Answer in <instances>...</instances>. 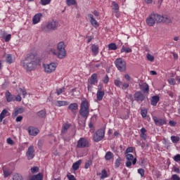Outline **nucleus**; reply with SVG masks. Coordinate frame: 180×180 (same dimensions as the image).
Returning <instances> with one entry per match:
<instances>
[{"instance_id": "a878e982", "label": "nucleus", "mask_w": 180, "mask_h": 180, "mask_svg": "<svg viewBox=\"0 0 180 180\" xmlns=\"http://www.w3.org/2000/svg\"><path fill=\"white\" fill-rule=\"evenodd\" d=\"M105 96V91H97L96 92V98L97 101L101 102L103 99V97Z\"/></svg>"}, {"instance_id": "a19ab883", "label": "nucleus", "mask_w": 180, "mask_h": 180, "mask_svg": "<svg viewBox=\"0 0 180 180\" xmlns=\"http://www.w3.org/2000/svg\"><path fill=\"white\" fill-rule=\"evenodd\" d=\"M13 180H23V177H22V175L16 173L13 176Z\"/></svg>"}, {"instance_id": "6ab92c4d", "label": "nucleus", "mask_w": 180, "mask_h": 180, "mask_svg": "<svg viewBox=\"0 0 180 180\" xmlns=\"http://www.w3.org/2000/svg\"><path fill=\"white\" fill-rule=\"evenodd\" d=\"M39 129L34 128V127H30L28 128V133L30 136H37L39 134Z\"/></svg>"}, {"instance_id": "e2e57ef3", "label": "nucleus", "mask_w": 180, "mask_h": 180, "mask_svg": "<svg viewBox=\"0 0 180 180\" xmlns=\"http://www.w3.org/2000/svg\"><path fill=\"white\" fill-rule=\"evenodd\" d=\"M67 178H68V180H77L75 176L72 174H68Z\"/></svg>"}, {"instance_id": "4d7b16f0", "label": "nucleus", "mask_w": 180, "mask_h": 180, "mask_svg": "<svg viewBox=\"0 0 180 180\" xmlns=\"http://www.w3.org/2000/svg\"><path fill=\"white\" fill-rule=\"evenodd\" d=\"M31 172H32V174H36V172H39V167H32Z\"/></svg>"}, {"instance_id": "0eeeda50", "label": "nucleus", "mask_w": 180, "mask_h": 180, "mask_svg": "<svg viewBox=\"0 0 180 180\" xmlns=\"http://www.w3.org/2000/svg\"><path fill=\"white\" fill-rule=\"evenodd\" d=\"M58 66V63H51L49 64L43 65L44 72H46V74H51V72H54Z\"/></svg>"}, {"instance_id": "c85d7f7f", "label": "nucleus", "mask_w": 180, "mask_h": 180, "mask_svg": "<svg viewBox=\"0 0 180 180\" xmlns=\"http://www.w3.org/2000/svg\"><path fill=\"white\" fill-rule=\"evenodd\" d=\"M140 132H141V134H140L141 139H143V140H147V134H146L147 133V129H146V128L144 127H142L140 129Z\"/></svg>"}, {"instance_id": "aec40b11", "label": "nucleus", "mask_w": 180, "mask_h": 180, "mask_svg": "<svg viewBox=\"0 0 180 180\" xmlns=\"http://www.w3.org/2000/svg\"><path fill=\"white\" fill-rule=\"evenodd\" d=\"M159 19L160 20V23H161V22L162 23H171V18H169V16H168V15H160Z\"/></svg>"}, {"instance_id": "2f4dec72", "label": "nucleus", "mask_w": 180, "mask_h": 180, "mask_svg": "<svg viewBox=\"0 0 180 180\" xmlns=\"http://www.w3.org/2000/svg\"><path fill=\"white\" fill-rule=\"evenodd\" d=\"M81 164H82V160H79L78 161H77L76 162L73 163L72 165V169L75 171H77L79 169V165H81Z\"/></svg>"}, {"instance_id": "4468645a", "label": "nucleus", "mask_w": 180, "mask_h": 180, "mask_svg": "<svg viewBox=\"0 0 180 180\" xmlns=\"http://www.w3.org/2000/svg\"><path fill=\"white\" fill-rule=\"evenodd\" d=\"M88 18L89 19L90 23L93 27H99V23L98 21L94 18V15L88 14Z\"/></svg>"}, {"instance_id": "f3484780", "label": "nucleus", "mask_w": 180, "mask_h": 180, "mask_svg": "<svg viewBox=\"0 0 180 180\" xmlns=\"http://www.w3.org/2000/svg\"><path fill=\"white\" fill-rule=\"evenodd\" d=\"M5 98L7 102H15V95L11 94L9 91H6L5 93Z\"/></svg>"}, {"instance_id": "052dcab7", "label": "nucleus", "mask_w": 180, "mask_h": 180, "mask_svg": "<svg viewBox=\"0 0 180 180\" xmlns=\"http://www.w3.org/2000/svg\"><path fill=\"white\" fill-rule=\"evenodd\" d=\"M11 37H12V35H11V34H7V35L6 36V37H5V39H4L5 41H6V43H8V41H11Z\"/></svg>"}, {"instance_id": "20e7f679", "label": "nucleus", "mask_w": 180, "mask_h": 180, "mask_svg": "<svg viewBox=\"0 0 180 180\" xmlns=\"http://www.w3.org/2000/svg\"><path fill=\"white\" fill-rule=\"evenodd\" d=\"M160 14L152 13H150L146 20V25L149 27H153L157 23H160Z\"/></svg>"}, {"instance_id": "8fccbe9b", "label": "nucleus", "mask_w": 180, "mask_h": 180, "mask_svg": "<svg viewBox=\"0 0 180 180\" xmlns=\"http://www.w3.org/2000/svg\"><path fill=\"white\" fill-rule=\"evenodd\" d=\"M138 174H140L141 178H143L146 174V171L144 169H138Z\"/></svg>"}, {"instance_id": "09e8293b", "label": "nucleus", "mask_w": 180, "mask_h": 180, "mask_svg": "<svg viewBox=\"0 0 180 180\" xmlns=\"http://www.w3.org/2000/svg\"><path fill=\"white\" fill-rule=\"evenodd\" d=\"M20 92H21L23 98H26V95H27V92L26 91V89L25 88L20 89Z\"/></svg>"}, {"instance_id": "7ed1b4c3", "label": "nucleus", "mask_w": 180, "mask_h": 180, "mask_svg": "<svg viewBox=\"0 0 180 180\" xmlns=\"http://www.w3.org/2000/svg\"><path fill=\"white\" fill-rule=\"evenodd\" d=\"M79 113L84 119H88V116H89V102L86 98H84L82 101Z\"/></svg>"}, {"instance_id": "cd10ccee", "label": "nucleus", "mask_w": 180, "mask_h": 180, "mask_svg": "<svg viewBox=\"0 0 180 180\" xmlns=\"http://www.w3.org/2000/svg\"><path fill=\"white\" fill-rule=\"evenodd\" d=\"M70 105V102L65 101H57L56 103V106H58V108H61V106H68Z\"/></svg>"}, {"instance_id": "ddd939ff", "label": "nucleus", "mask_w": 180, "mask_h": 180, "mask_svg": "<svg viewBox=\"0 0 180 180\" xmlns=\"http://www.w3.org/2000/svg\"><path fill=\"white\" fill-rule=\"evenodd\" d=\"M87 82L93 85H96V84H98V74L94 73L91 75V76L88 79Z\"/></svg>"}, {"instance_id": "a18cd8bd", "label": "nucleus", "mask_w": 180, "mask_h": 180, "mask_svg": "<svg viewBox=\"0 0 180 180\" xmlns=\"http://www.w3.org/2000/svg\"><path fill=\"white\" fill-rule=\"evenodd\" d=\"M66 4L68 6H71V5H75L77 1L75 0H66Z\"/></svg>"}, {"instance_id": "4c0bfd02", "label": "nucleus", "mask_w": 180, "mask_h": 180, "mask_svg": "<svg viewBox=\"0 0 180 180\" xmlns=\"http://www.w3.org/2000/svg\"><path fill=\"white\" fill-rule=\"evenodd\" d=\"M112 11H115V12H119V4L116 3V1H112Z\"/></svg>"}, {"instance_id": "bb28decb", "label": "nucleus", "mask_w": 180, "mask_h": 180, "mask_svg": "<svg viewBox=\"0 0 180 180\" xmlns=\"http://www.w3.org/2000/svg\"><path fill=\"white\" fill-rule=\"evenodd\" d=\"M160 102V97L158 96H153L150 99V104L155 106Z\"/></svg>"}, {"instance_id": "f257e3e1", "label": "nucleus", "mask_w": 180, "mask_h": 180, "mask_svg": "<svg viewBox=\"0 0 180 180\" xmlns=\"http://www.w3.org/2000/svg\"><path fill=\"white\" fill-rule=\"evenodd\" d=\"M40 60L34 54L27 55L25 60L21 61V65L26 71H33L39 65Z\"/></svg>"}, {"instance_id": "6e6552de", "label": "nucleus", "mask_w": 180, "mask_h": 180, "mask_svg": "<svg viewBox=\"0 0 180 180\" xmlns=\"http://www.w3.org/2000/svg\"><path fill=\"white\" fill-rule=\"evenodd\" d=\"M91 145L86 138L82 137L77 142V148H88Z\"/></svg>"}, {"instance_id": "c9c22d12", "label": "nucleus", "mask_w": 180, "mask_h": 180, "mask_svg": "<svg viewBox=\"0 0 180 180\" xmlns=\"http://www.w3.org/2000/svg\"><path fill=\"white\" fill-rule=\"evenodd\" d=\"M6 63L7 64H12V63H13V58H12V54H7L6 56Z\"/></svg>"}, {"instance_id": "412c9836", "label": "nucleus", "mask_w": 180, "mask_h": 180, "mask_svg": "<svg viewBox=\"0 0 180 180\" xmlns=\"http://www.w3.org/2000/svg\"><path fill=\"white\" fill-rule=\"evenodd\" d=\"M41 13L35 14L32 18L33 25H37L40 22V19H41Z\"/></svg>"}, {"instance_id": "3c124183", "label": "nucleus", "mask_w": 180, "mask_h": 180, "mask_svg": "<svg viewBox=\"0 0 180 180\" xmlns=\"http://www.w3.org/2000/svg\"><path fill=\"white\" fill-rule=\"evenodd\" d=\"M146 58L148 61H151V62L154 61V56L150 53H148L146 55Z\"/></svg>"}, {"instance_id": "c756f323", "label": "nucleus", "mask_w": 180, "mask_h": 180, "mask_svg": "<svg viewBox=\"0 0 180 180\" xmlns=\"http://www.w3.org/2000/svg\"><path fill=\"white\" fill-rule=\"evenodd\" d=\"M140 89H141V91H143L144 94H146V92L148 94V92L150 91V87L147 84L140 85Z\"/></svg>"}, {"instance_id": "603ef678", "label": "nucleus", "mask_w": 180, "mask_h": 180, "mask_svg": "<svg viewBox=\"0 0 180 180\" xmlns=\"http://www.w3.org/2000/svg\"><path fill=\"white\" fill-rule=\"evenodd\" d=\"M102 81L103 82V84H108L109 82V76H108V75H106L103 79Z\"/></svg>"}, {"instance_id": "423d86ee", "label": "nucleus", "mask_w": 180, "mask_h": 180, "mask_svg": "<svg viewBox=\"0 0 180 180\" xmlns=\"http://www.w3.org/2000/svg\"><path fill=\"white\" fill-rule=\"evenodd\" d=\"M115 65L118 71L124 72L126 71V61L122 58H118L115 60Z\"/></svg>"}, {"instance_id": "b1692460", "label": "nucleus", "mask_w": 180, "mask_h": 180, "mask_svg": "<svg viewBox=\"0 0 180 180\" xmlns=\"http://www.w3.org/2000/svg\"><path fill=\"white\" fill-rule=\"evenodd\" d=\"M71 126H72L71 124H70L69 122H66L63 124L62 126L61 133L63 134H65V133L68 131V129H70Z\"/></svg>"}, {"instance_id": "58836bf2", "label": "nucleus", "mask_w": 180, "mask_h": 180, "mask_svg": "<svg viewBox=\"0 0 180 180\" xmlns=\"http://www.w3.org/2000/svg\"><path fill=\"white\" fill-rule=\"evenodd\" d=\"M108 50H117V46L115 43H110L108 44Z\"/></svg>"}, {"instance_id": "774afa93", "label": "nucleus", "mask_w": 180, "mask_h": 180, "mask_svg": "<svg viewBox=\"0 0 180 180\" xmlns=\"http://www.w3.org/2000/svg\"><path fill=\"white\" fill-rule=\"evenodd\" d=\"M129 83H124L123 84H122V89H127V88H129Z\"/></svg>"}, {"instance_id": "0e129e2a", "label": "nucleus", "mask_w": 180, "mask_h": 180, "mask_svg": "<svg viewBox=\"0 0 180 180\" xmlns=\"http://www.w3.org/2000/svg\"><path fill=\"white\" fill-rule=\"evenodd\" d=\"M129 153H133V147H128L127 148L125 153L129 154Z\"/></svg>"}, {"instance_id": "f8f14e48", "label": "nucleus", "mask_w": 180, "mask_h": 180, "mask_svg": "<svg viewBox=\"0 0 180 180\" xmlns=\"http://www.w3.org/2000/svg\"><path fill=\"white\" fill-rule=\"evenodd\" d=\"M26 157L27 160H33L34 158V147L30 146L26 153Z\"/></svg>"}, {"instance_id": "de8ad7c7", "label": "nucleus", "mask_w": 180, "mask_h": 180, "mask_svg": "<svg viewBox=\"0 0 180 180\" xmlns=\"http://www.w3.org/2000/svg\"><path fill=\"white\" fill-rule=\"evenodd\" d=\"M64 92H65V87H62L56 90L57 95H61V94H64Z\"/></svg>"}, {"instance_id": "680f3d73", "label": "nucleus", "mask_w": 180, "mask_h": 180, "mask_svg": "<svg viewBox=\"0 0 180 180\" xmlns=\"http://www.w3.org/2000/svg\"><path fill=\"white\" fill-rule=\"evenodd\" d=\"M171 180H180V177L178 174H173L171 177Z\"/></svg>"}, {"instance_id": "bf43d9fd", "label": "nucleus", "mask_w": 180, "mask_h": 180, "mask_svg": "<svg viewBox=\"0 0 180 180\" xmlns=\"http://www.w3.org/2000/svg\"><path fill=\"white\" fill-rule=\"evenodd\" d=\"M6 141L10 146H13L15 144V142L11 138L7 139Z\"/></svg>"}, {"instance_id": "9d476101", "label": "nucleus", "mask_w": 180, "mask_h": 180, "mask_svg": "<svg viewBox=\"0 0 180 180\" xmlns=\"http://www.w3.org/2000/svg\"><path fill=\"white\" fill-rule=\"evenodd\" d=\"M46 51L49 53V54L57 56V45L56 43L51 42L46 48Z\"/></svg>"}, {"instance_id": "5fc2aeb1", "label": "nucleus", "mask_w": 180, "mask_h": 180, "mask_svg": "<svg viewBox=\"0 0 180 180\" xmlns=\"http://www.w3.org/2000/svg\"><path fill=\"white\" fill-rule=\"evenodd\" d=\"M171 140H172V143H178V141H179V138H178L175 136H171Z\"/></svg>"}, {"instance_id": "f03ea898", "label": "nucleus", "mask_w": 180, "mask_h": 180, "mask_svg": "<svg viewBox=\"0 0 180 180\" xmlns=\"http://www.w3.org/2000/svg\"><path fill=\"white\" fill-rule=\"evenodd\" d=\"M58 29V22L54 20L48 21L45 24H42L41 26V30L44 33H50L54 32Z\"/></svg>"}, {"instance_id": "79ce46f5", "label": "nucleus", "mask_w": 180, "mask_h": 180, "mask_svg": "<svg viewBox=\"0 0 180 180\" xmlns=\"http://www.w3.org/2000/svg\"><path fill=\"white\" fill-rule=\"evenodd\" d=\"M51 0H40L39 4L43 6H46V5H50Z\"/></svg>"}, {"instance_id": "a211bd4d", "label": "nucleus", "mask_w": 180, "mask_h": 180, "mask_svg": "<svg viewBox=\"0 0 180 180\" xmlns=\"http://www.w3.org/2000/svg\"><path fill=\"white\" fill-rule=\"evenodd\" d=\"M68 109H69V110H71L73 115H77V111L78 110V103H73L70 104L68 107Z\"/></svg>"}, {"instance_id": "4be33fe9", "label": "nucleus", "mask_w": 180, "mask_h": 180, "mask_svg": "<svg viewBox=\"0 0 180 180\" xmlns=\"http://www.w3.org/2000/svg\"><path fill=\"white\" fill-rule=\"evenodd\" d=\"M91 52L93 53V56H96L99 54V46L96 44H92L91 46Z\"/></svg>"}, {"instance_id": "72a5a7b5", "label": "nucleus", "mask_w": 180, "mask_h": 180, "mask_svg": "<svg viewBox=\"0 0 180 180\" xmlns=\"http://www.w3.org/2000/svg\"><path fill=\"white\" fill-rule=\"evenodd\" d=\"M37 116H39L41 119H46L47 116L46 110H41L37 112Z\"/></svg>"}, {"instance_id": "1a4fd4ad", "label": "nucleus", "mask_w": 180, "mask_h": 180, "mask_svg": "<svg viewBox=\"0 0 180 180\" xmlns=\"http://www.w3.org/2000/svg\"><path fill=\"white\" fill-rule=\"evenodd\" d=\"M105 138V129H101L97 130L93 136V140L96 141V143H99L101 140H103Z\"/></svg>"}, {"instance_id": "473e14b6", "label": "nucleus", "mask_w": 180, "mask_h": 180, "mask_svg": "<svg viewBox=\"0 0 180 180\" xmlns=\"http://www.w3.org/2000/svg\"><path fill=\"white\" fill-rule=\"evenodd\" d=\"M133 50L130 47L125 46L124 45L122 46L121 49V53H132Z\"/></svg>"}, {"instance_id": "2eb2a0df", "label": "nucleus", "mask_w": 180, "mask_h": 180, "mask_svg": "<svg viewBox=\"0 0 180 180\" xmlns=\"http://www.w3.org/2000/svg\"><path fill=\"white\" fill-rule=\"evenodd\" d=\"M153 120H154L156 126H164V124H167L165 120L158 118L155 116L153 117Z\"/></svg>"}, {"instance_id": "39448f33", "label": "nucleus", "mask_w": 180, "mask_h": 180, "mask_svg": "<svg viewBox=\"0 0 180 180\" xmlns=\"http://www.w3.org/2000/svg\"><path fill=\"white\" fill-rule=\"evenodd\" d=\"M57 57L58 58H65V56H67V51H65V44L64 42L60 41L57 45Z\"/></svg>"}, {"instance_id": "6e6d98bb", "label": "nucleus", "mask_w": 180, "mask_h": 180, "mask_svg": "<svg viewBox=\"0 0 180 180\" xmlns=\"http://www.w3.org/2000/svg\"><path fill=\"white\" fill-rule=\"evenodd\" d=\"M22 101V97L20 96V95H18V96H14V102H20Z\"/></svg>"}, {"instance_id": "7c9ffc66", "label": "nucleus", "mask_w": 180, "mask_h": 180, "mask_svg": "<svg viewBox=\"0 0 180 180\" xmlns=\"http://www.w3.org/2000/svg\"><path fill=\"white\" fill-rule=\"evenodd\" d=\"M113 157H115V155L110 151H108L105 155V161H110V160H112Z\"/></svg>"}, {"instance_id": "69168bd1", "label": "nucleus", "mask_w": 180, "mask_h": 180, "mask_svg": "<svg viewBox=\"0 0 180 180\" xmlns=\"http://www.w3.org/2000/svg\"><path fill=\"white\" fill-rule=\"evenodd\" d=\"M15 110H17V112H18V114L23 113V112H25L24 108H16Z\"/></svg>"}, {"instance_id": "c03bdc74", "label": "nucleus", "mask_w": 180, "mask_h": 180, "mask_svg": "<svg viewBox=\"0 0 180 180\" xmlns=\"http://www.w3.org/2000/svg\"><path fill=\"white\" fill-rule=\"evenodd\" d=\"M91 165H92V160H87L84 165L85 169H88V168L91 167Z\"/></svg>"}, {"instance_id": "dca6fc26", "label": "nucleus", "mask_w": 180, "mask_h": 180, "mask_svg": "<svg viewBox=\"0 0 180 180\" xmlns=\"http://www.w3.org/2000/svg\"><path fill=\"white\" fill-rule=\"evenodd\" d=\"M2 171L4 178H8L10 175H12V170L8 166H3Z\"/></svg>"}, {"instance_id": "13d9d810", "label": "nucleus", "mask_w": 180, "mask_h": 180, "mask_svg": "<svg viewBox=\"0 0 180 180\" xmlns=\"http://www.w3.org/2000/svg\"><path fill=\"white\" fill-rule=\"evenodd\" d=\"M174 161H176V162H179L180 161V155L177 154L173 158Z\"/></svg>"}, {"instance_id": "393cba45", "label": "nucleus", "mask_w": 180, "mask_h": 180, "mask_svg": "<svg viewBox=\"0 0 180 180\" xmlns=\"http://www.w3.org/2000/svg\"><path fill=\"white\" fill-rule=\"evenodd\" d=\"M126 158L128 161H132L133 165H136L137 162V159L134 158V156L132 154H127L126 155Z\"/></svg>"}, {"instance_id": "e433bc0d", "label": "nucleus", "mask_w": 180, "mask_h": 180, "mask_svg": "<svg viewBox=\"0 0 180 180\" xmlns=\"http://www.w3.org/2000/svg\"><path fill=\"white\" fill-rule=\"evenodd\" d=\"M122 164V158L118 157L115 162V168H119Z\"/></svg>"}, {"instance_id": "864d4df0", "label": "nucleus", "mask_w": 180, "mask_h": 180, "mask_svg": "<svg viewBox=\"0 0 180 180\" xmlns=\"http://www.w3.org/2000/svg\"><path fill=\"white\" fill-rule=\"evenodd\" d=\"M168 83L169 85H175V84H176V81L174 78H170L168 79Z\"/></svg>"}, {"instance_id": "338daca9", "label": "nucleus", "mask_w": 180, "mask_h": 180, "mask_svg": "<svg viewBox=\"0 0 180 180\" xmlns=\"http://www.w3.org/2000/svg\"><path fill=\"white\" fill-rule=\"evenodd\" d=\"M173 171H174V172H176V174H180V169H179V168H178V167H175V166L173 167Z\"/></svg>"}, {"instance_id": "ea45409f", "label": "nucleus", "mask_w": 180, "mask_h": 180, "mask_svg": "<svg viewBox=\"0 0 180 180\" xmlns=\"http://www.w3.org/2000/svg\"><path fill=\"white\" fill-rule=\"evenodd\" d=\"M100 178L101 179H105V178H108V172H106V169H103L101 171V175Z\"/></svg>"}, {"instance_id": "5701e85b", "label": "nucleus", "mask_w": 180, "mask_h": 180, "mask_svg": "<svg viewBox=\"0 0 180 180\" xmlns=\"http://www.w3.org/2000/svg\"><path fill=\"white\" fill-rule=\"evenodd\" d=\"M11 113L6 109H4L0 113V122H2L6 116H9Z\"/></svg>"}, {"instance_id": "37998d69", "label": "nucleus", "mask_w": 180, "mask_h": 180, "mask_svg": "<svg viewBox=\"0 0 180 180\" xmlns=\"http://www.w3.org/2000/svg\"><path fill=\"white\" fill-rule=\"evenodd\" d=\"M114 84L115 86H118V88H120V86L122 84V81H120V79H117L114 81Z\"/></svg>"}, {"instance_id": "49530a36", "label": "nucleus", "mask_w": 180, "mask_h": 180, "mask_svg": "<svg viewBox=\"0 0 180 180\" xmlns=\"http://www.w3.org/2000/svg\"><path fill=\"white\" fill-rule=\"evenodd\" d=\"M147 109L141 110V115L143 119H145V117H147Z\"/></svg>"}, {"instance_id": "f704fd0d", "label": "nucleus", "mask_w": 180, "mask_h": 180, "mask_svg": "<svg viewBox=\"0 0 180 180\" xmlns=\"http://www.w3.org/2000/svg\"><path fill=\"white\" fill-rule=\"evenodd\" d=\"M30 180H43V175L40 173L36 175H33Z\"/></svg>"}, {"instance_id": "9b49d317", "label": "nucleus", "mask_w": 180, "mask_h": 180, "mask_svg": "<svg viewBox=\"0 0 180 180\" xmlns=\"http://www.w3.org/2000/svg\"><path fill=\"white\" fill-rule=\"evenodd\" d=\"M134 101H136V102H139V103H141V102H143V101L146 99V96L143 93H141V91L136 92L134 95Z\"/></svg>"}]
</instances>
